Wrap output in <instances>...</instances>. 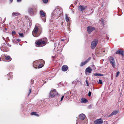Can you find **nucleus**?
Segmentation results:
<instances>
[{
  "label": "nucleus",
  "mask_w": 124,
  "mask_h": 124,
  "mask_svg": "<svg viewBox=\"0 0 124 124\" xmlns=\"http://www.w3.org/2000/svg\"><path fill=\"white\" fill-rule=\"evenodd\" d=\"M3 39H4V37H3Z\"/></svg>",
  "instance_id": "nucleus-45"
},
{
  "label": "nucleus",
  "mask_w": 124,
  "mask_h": 124,
  "mask_svg": "<svg viewBox=\"0 0 124 124\" xmlns=\"http://www.w3.org/2000/svg\"><path fill=\"white\" fill-rule=\"evenodd\" d=\"M64 95H63L62 96V97L61 98V101H62L63 100V98H64Z\"/></svg>",
  "instance_id": "nucleus-33"
},
{
  "label": "nucleus",
  "mask_w": 124,
  "mask_h": 124,
  "mask_svg": "<svg viewBox=\"0 0 124 124\" xmlns=\"http://www.w3.org/2000/svg\"><path fill=\"white\" fill-rule=\"evenodd\" d=\"M25 42H27L26 41H25Z\"/></svg>",
  "instance_id": "nucleus-48"
},
{
  "label": "nucleus",
  "mask_w": 124,
  "mask_h": 124,
  "mask_svg": "<svg viewBox=\"0 0 124 124\" xmlns=\"http://www.w3.org/2000/svg\"><path fill=\"white\" fill-rule=\"evenodd\" d=\"M118 111L115 110L112 112L110 115H109L108 117H110L113 115H115L118 113Z\"/></svg>",
  "instance_id": "nucleus-17"
},
{
  "label": "nucleus",
  "mask_w": 124,
  "mask_h": 124,
  "mask_svg": "<svg viewBox=\"0 0 124 124\" xmlns=\"http://www.w3.org/2000/svg\"><path fill=\"white\" fill-rule=\"evenodd\" d=\"M13 0H10V3H11L13 1Z\"/></svg>",
  "instance_id": "nucleus-38"
},
{
  "label": "nucleus",
  "mask_w": 124,
  "mask_h": 124,
  "mask_svg": "<svg viewBox=\"0 0 124 124\" xmlns=\"http://www.w3.org/2000/svg\"><path fill=\"white\" fill-rule=\"evenodd\" d=\"M47 38H46L39 39L37 42L36 45L40 46H43L46 45V41H47Z\"/></svg>",
  "instance_id": "nucleus-2"
},
{
  "label": "nucleus",
  "mask_w": 124,
  "mask_h": 124,
  "mask_svg": "<svg viewBox=\"0 0 124 124\" xmlns=\"http://www.w3.org/2000/svg\"><path fill=\"white\" fill-rule=\"evenodd\" d=\"M68 69V66L66 65H63L62 68V70L64 71H66Z\"/></svg>",
  "instance_id": "nucleus-14"
},
{
  "label": "nucleus",
  "mask_w": 124,
  "mask_h": 124,
  "mask_svg": "<svg viewBox=\"0 0 124 124\" xmlns=\"http://www.w3.org/2000/svg\"><path fill=\"white\" fill-rule=\"evenodd\" d=\"M45 63V62H44V63L41 62V63H40L39 64V65L38 66H37V68H38L39 69L42 68L44 66V64Z\"/></svg>",
  "instance_id": "nucleus-20"
},
{
  "label": "nucleus",
  "mask_w": 124,
  "mask_h": 124,
  "mask_svg": "<svg viewBox=\"0 0 124 124\" xmlns=\"http://www.w3.org/2000/svg\"><path fill=\"white\" fill-rule=\"evenodd\" d=\"M31 90L30 89H29V93L28 94V96L31 93Z\"/></svg>",
  "instance_id": "nucleus-34"
},
{
  "label": "nucleus",
  "mask_w": 124,
  "mask_h": 124,
  "mask_svg": "<svg viewBox=\"0 0 124 124\" xmlns=\"http://www.w3.org/2000/svg\"><path fill=\"white\" fill-rule=\"evenodd\" d=\"M48 0H43V2L44 3H46L48 2Z\"/></svg>",
  "instance_id": "nucleus-30"
},
{
  "label": "nucleus",
  "mask_w": 124,
  "mask_h": 124,
  "mask_svg": "<svg viewBox=\"0 0 124 124\" xmlns=\"http://www.w3.org/2000/svg\"><path fill=\"white\" fill-rule=\"evenodd\" d=\"M86 83L87 84V85L88 86H89V85L88 84V81H87V80H86Z\"/></svg>",
  "instance_id": "nucleus-35"
},
{
  "label": "nucleus",
  "mask_w": 124,
  "mask_h": 124,
  "mask_svg": "<svg viewBox=\"0 0 124 124\" xmlns=\"http://www.w3.org/2000/svg\"><path fill=\"white\" fill-rule=\"evenodd\" d=\"M19 35L21 37H23L24 36L23 34L22 33H19Z\"/></svg>",
  "instance_id": "nucleus-26"
},
{
  "label": "nucleus",
  "mask_w": 124,
  "mask_h": 124,
  "mask_svg": "<svg viewBox=\"0 0 124 124\" xmlns=\"http://www.w3.org/2000/svg\"><path fill=\"white\" fill-rule=\"evenodd\" d=\"M42 28L40 25H36L32 32V34L35 37H37L39 36L41 33Z\"/></svg>",
  "instance_id": "nucleus-1"
},
{
  "label": "nucleus",
  "mask_w": 124,
  "mask_h": 124,
  "mask_svg": "<svg viewBox=\"0 0 124 124\" xmlns=\"http://www.w3.org/2000/svg\"><path fill=\"white\" fill-rule=\"evenodd\" d=\"M16 40L18 42H19L21 40V39H17Z\"/></svg>",
  "instance_id": "nucleus-37"
},
{
  "label": "nucleus",
  "mask_w": 124,
  "mask_h": 124,
  "mask_svg": "<svg viewBox=\"0 0 124 124\" xmlns=\"http://www.w3.org/2000/svg\"><path fill=\"white\" fill-rule=\"evenodd\" d=\"M119 73H120V72L119 71H117L116 73V77H118L119 75Z\"/></svg>",
  "instance_id": "nucleus-28"
},
{
  "label": "nucleus",
  "mask_w": 124,
  "mask_h": 124,
  "mask_svg": "<svg viewBox=\"0 0 124 124\" xmlns=\"http://www.w3.org/2000/svg\"><path fill=\"white\" fill-rule=\"evenodd\" d=\"M5 59L7 60H11V57L9 56L5 55Z\"/></svg>",
  "instance_id": "nucleus-24"
},
{
  "label": "nucleus",
  "mask_w": 124,
  "mask_h": 124,
  "mask_svg": "<svg viewBox=\"0 0 124 124\" xmlns=\"http://www.w3.org/2000/svg\"><path fill=\"white\" fill-rule=\"evenodd\" d=\"M92 71V69H91V68L89 67L87 68L85 70V72L89 73H91V72Z\"/></svg>",
  "instance_id": "nucleus-18"
},
{
  "label": "nucleus",
  "mask_w": 124,
  "mask_h": 124,
  "mask_svg": "<svg viewBox=\"0 0 124 124\" xmlns=\"http://www.w3.org/2000/svg\"><path fill=\"white\" fill-rule=\"evenodd\" d=\"M102 23L103 24V21H102Z\"/></svg>",
  "instance_id": "nucleus-43"
},
{
  "label": "nucleus",
  "mask_w": 124,
  "mask_h": 124,
  "mask_svg": "<svg viewBox=\"0 0 124 124\" xmlns=\"http://www.w3.org/2000/svg\"><path fill=\"white\" fill-rule=\"evenodd\" d=\"M91 106L90 105L89 106Z\"/></svg>",
  "instance_id": "nucleus-47"
},
{
  "label": "nucleus",
  "mask_w": 124,
  "mask_h": 124,
  "mask_svg": "<svg viewBox=\"0 0 124 124\" xmlns=\"http://www.w3.org/2000/svg\"><path fill=\"white\" fill-rule=\"evenodd\" d=\"M103 122L100 119H97L94 122V123L95 124H101Z\"/></svg>",
  "instance_id": "nucleus-11"
},
{
  "label": "nucleus",
  "mask_w": 124,
  "mask_h": 124,
  "mask_svg": "<svg viewBox=\"0 0 124 124\" xmlns=\"http://www.w3.org/2000/svg\"><path fill=\"white\" fill-rule=\"evenodd\" d=\"M60 11V12H61L62 11V9H59V8H56L55 10H54L53 12L52 15V16H55V14H54L55 13V12H58L59 13V11Z\"/></svg>",
  "instance_id": "nucleus-13"
},
{
  "label": "nucleus",
  "mask_w": 124,
  "mask_h": 124,
  "mask_svg": "<svg viewBox=\"0 0 124 124\" xmlns=\"http://www.w3.org/2000/svg\"><path fill=\"white\" fill-rule=\"evenodd\" d=\"M61 40L62 41H64V39H61Z\"/></svg>",
  "instance_id": "nucleus-40"
},
{
  "label": "nucleus",
  "mask_w": 124,
  "mask_h": 124,
  "mask_svg": "<svg viewBox=\"0 0 124 124\" xmlns=\"http://www.w3.org/2000/svg\"><path fill=\"white\" fill-rule=\"evenodd\" d=\"M105 52V50H103V52Z\"/></svg>",
  "instance_id": "nucleus-44"
},
{
  "label": "nucleus",
  "mask_w": 124,
  "mask_h": 124,
  "mask_svg": "<svg viewBox=\"0 0 124 124\" xmlns=\"http://www.w3.org/2000/svg\"><path fill=\"white\" fill-rule=\"evenodd\" d=\"M91 92L89 91V92L88 93V96L89 97L91 95Z\"/></svg>",
  "instance_id": "nucleus-32"
},
{
  "label": "nucleus",
  "mask_w": 124,
  "mask_h": 124,
  "mask_svg": "<svg viewBox=\"0 0 124 124\" xmlns=\"http://www.w3.org/2000/svg\"><path fill=\"white\" fill-rule=\"evenodd\" d=\"M98 83L100 84H102V80L101 79H99V81Z\"/></svg>",
  "instance_id": "nucleus-31"
},
{
  "label": "nucleus",
  "mask_w": 124,
  "mask_h": 124,
  "mask_svg": "<svg viewBox=\"0 0 124 124\" xmlns=\"http://www.w3.org/2000/svg\"><path fill=\"white\" fill-rule=\"evenodd\" d=\"M34 80H33V79H32L31 80V83L32 84H33L34 83Z\"/></svg>",
  "instance_id": "nucleus-36"
},
{
  "label": "nucleus",
  "mask_w": 124,
  "mask_h": 124,
  "mask_svg": "<svg viewBox=\"0 0 124 124\" xmlns=\"http://www.w3.org/2000/svg\"><path fill=\"white\" fill-rule=\"evenodd\" d=\"M116 54H121L122 56H124V52L122 51L118 50L116 52Z\"/></svg>",
  "instance_id": "nucleus-15"
},
{
  "label": "nucleus",
  "mask_w": 124,
  "mask_h": 124,
  "mask_svg": "<svg viewBox=\"0 0 124 124\" xmlns=\"http://www.w3.org/2000/svg\"><path fill=\"white\" fill-rule=\"evenodd\" d=\"M40 15L43 21L45 22L46 18V13L43 10H41L40 12Z\"/></svg>",
  "instance_id": "nucleus-4"
},
{
  "label": "nucleus",
  "mask_w": 124,
  "mask_h": 124,
  "mask_svg": "<svg viewBox=\"0 0 124 124\" xmlns=\"http://www.w3.org/2000/svg\"><path fill=\"white\" fill-rule=\"evenodd\" d=\"M55 95H56L57 96H59L58 93L56 92V90L54 89L51 90L50 93L49 97L52 98Z\"/></svg>",
  "instance_id": "nucleus-3"
},
{
  "label": "nucleus",
  "mask_w": 124,
  "mask_h": 124,
  "mask_svg": "<svg viewBox=\"0 0 124 124\" xmlns=\"http://www.w3.org/2000/svg\"><path fill=\"white\" fill-rule=\"evenodd\" d=\"M109 39V38H108H108H107V39Z\"/></svg>",
  "instance_id": "nucleus-42"
},
{
  "label": "nucleus",
  "mask_w": 124,
  "mask_h": 124,
  "mask_svg": "<svg viewBox=\"0 0 124 124\" xmlns=\"http://www.w3.org/2000/svg\"><path fill=\"white\" fill-rule=\"evenodd\" d=\"M60 44V42H59V41L57 40L56 41L55 43L54 44V49L56 47L57 45V44L58 45H59Z\"/></svg>",
  "instance_id": "nucleus-22"
},
{
  "label": "nucleus",
  "mask_w": 124,
  "mask_h": 124,
  "mask_svg": "<svg viewBox=\"0 0 124 124\" xmlns=\"http://www.w3.org/2000/svg\"><path fill=\"white\" fill-rule=\"evenodd\" d=\"M0 49H1V47H0Z\"/></svg>",
  "instance_id": "nucleus-46"
},
{
  "label": "nucleus",
  "mask_w": 124,
  "mask_h": 124,
  "mask_svg": "<svg viewBox=\"0 0 124 124\" xmlns=\"http://www.w3.org/2000/svg\"><path fill=\"white\" fill-rule=\"evenodd\" d=\"M35 115L36 116H39V115L37 114H36V115Z\"/></svg>",
  "instance_id": "nucleus-41"
},
{
  "label": "nucleus",
  "mask_w": 124,
  "mask_h": 124,
  "mask_svg": "<svg viewBox=\"0 0 124 124\" xmlns=\"http://www.w3.org/2000/svg\"><path fill=\"white\" fill-rule=\"evenodd\" d=\"M109 60L113 68H115L116 66V63L114 58L113 57H110L109 58Z\"/></svg>",
  "instance_id": "nucleus-7"
},
{
  "label": "nucleus",
  "mask_w": 124,
  "mask_h": 124,
  "mask_svg": "<svg viewBox=\"0 0 124 124\" xmlns=\"http://www.w3.org/2000/svg\"><path fill=\"white\" fill-rule=\"evenodd\" d=\"M21 0H17V2H20Z\"/></svg>",
  "instance_id": "nucleus-39"
},
{
  "label": "nucleus",
  "mask_w": 124,
  "mask_h": 124,
  "mask_svg": "<svg viewBox=\"0 0 124 124\" xmlns=\"http://www.w3.org/2000/svg\"><path fill=\"white\" fill-rule=\"evenodd\" d=\"M88 101L87 100L84 98H82L81 99V102L82 103H85Z\"/></svg>",
  "instance_id": "nucleus-21"
},
{
  "label": "nucleus",
  "mask_w": 124,
  "mask_h": 124,
  "mask_svg": "<svg viewBox=\"0 0 124 124\" xmlns=\"http://www.w3.org/2000/svg\"><path fill=\"white\" fill-rule=\"evenodd\" d=\"M20 15V13L18 12H13L12 14V16H17Z\"/></svg>",
  "instance_id": "nucleus-19"
},
{
  "label": "nucleus",
  "mask_w": 124,
  "mask_h": 124,
  "mask_svg": "<svg viewBox=\"0 0 124 124\" xmlns=\"http://www.w3.org/2000/svg\"><path fill=\"white\" fill-rule=\"evenodd\" d=\"M95 29L94 27L92 26H88L87 28V30L89 34L91 33L92 31Z\"/></svg>",
  "instance_id": "nucleus-8"
},
{
  "label": "nucleus",
  "mask_w": 124,
  "mask_h": 124,
  "mask_svg": "<svg viewBox=\"0 0 124 124\" xmlns=\"http://www.w3.org/2000/svg\"><path fill=\"white\" fill-rule=\"evenodd\" d=\"M16 34V31H13L12 32V34H15V35Z\"/></svg>",
  "instance_id": "nucleus-29"
},
{
  "label": "nucleus",
  "mask_w": 124,
  "mask_h": 124,
  "mask_svg": "<svg viewBox=\"0 0 124 124\" xmlns=\"http://www.w3.org/2000/svg\"><path fill=\"white\" fill-rule=\"evenodd\" d=\"M98 43V40L97 39H94L92 42L91 48L92 49H94Z\"/></svg>",
  "instance_id": "nucleus-6"
},
{
  "label": "nucleus",
  "mask_w": 124,
  "mask_h": 124,
  "mask_svg": "<svg viewBox=\"0 0 124 124\" xmlns=\"http://www.w3.org/2000/svg\"><path fill=\"white\" fill-rule=\"evenodd\" d=\"M31 115H36V112H33L31 113Z\"/></svg>",
  "instance_id": "nucleus-27"
},
{
  "label": "nucleus",
  "mask_w": 124,
  "mask_h": 124,
  "mask_svg": "<svg viewBox=\"0 0 124 124\" xmlns=\"http://www.w3.org/2000/svg\"><path fill=\"white\" fill-rule=\"evenodd\" d=\"M41 62L44 63V61L43 60H40L34 62L33 63V67L36 68H37L38 66L37 65Z\"/></svg>",
  "instance_id": "nucleus-5"
},
{
  "label": "nucleus",
  "mask_w": 124,
  "mask_h": 124,
  "mask_svg": "<svg viewBox=\"0 0 124 124\" xmlns=\"http://www.w3.org/2000/svg\"><path fill=\"white\" fill-rule=\"evenodd\" d=\"M91 59V58L90 57H89L85 61L81 62L80 65V66L81 67H82L84 65H85Z\"/></svg>",
  "instance_id": "nucleus-9"
},
{
  "label": "nucleus",
  "mask_w": 124,
  "mask_h": 124,
  "mask_svg": "<svg viewBox=\"0 0 124 124\" xmlns=\"http://www.w3.org/2000/svg\"><path fill=\"white\" fill-rule=\"evenodd\" d=\"M65 19L66 21L68 22L69 21V17L67 16V14H65Z\"/></svg>",
  "instance_id": "nucleus-25"
},
{
  "label": "nucleus",
  "mask_w": 124,
  "mask_h": 124,
  "mask_svg": "<svg viewBox=\"0 0 124 124\" xmlns=\"http://www.w3.org/2000/svg\"><path fill=\"white\" fill-rule=\"evenodd\" d=\"M28 12L31 15H32L34 14L33 9L32 8H29L28 9Z\"/></svg>",
  "instance_id": "nucleus-12"
},
{
  "label": "nucleus",
  "mask_w": 124,
  "mask_h": 124,
  "mask_svg": "<svg viewBox=\"0 0 124 124\" xmlns=\"http://www.w3.org/2000/svg\"><path fill=\"white\" fill-rule=\"evenodd\" d=\"M94 75L95 76H103L104 75L102 74L95 73L94 74Z\"/></svg>",
  "instance_id": "nucleus-23"
},
{
  "label": "nucleus",
  "mask_w": 124,
  "mask_h": 124,
  "mask_svg": "<svg viewBox=\"0 0 124 124\" xmlns=\"http://www.w3.org/2000/svg\"><path fill=\"white\" fill-rule=\"evenodd\" d=\"M87 8V7L83 5H80L78 7L79 9L81 11H83L85 10Z\"/></svg>",
  "instance_id": "nucleus-10"
},
{
  "label": "nucleus",
  "mask_w": 124,
  "mask_h": 124,
  "mask_svg": "<svg viewBox=\"0 0 124 124\" xmlns=\"http://www.w3.org/2000/svg\"><path fill=\"white\" fill-rule=\"evenodd\" d=\"M85 116L82 113L80 114L79 115V118L82 120H84L85 118Z\"/></svg>",
  "instance_id": "nucleus-16"
}]
</instances>
